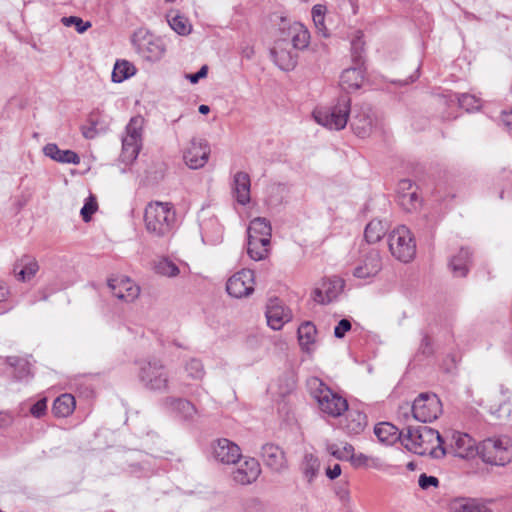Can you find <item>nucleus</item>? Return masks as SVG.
<instances>
[{"mask_svg": "<svg viewBox=\"0 0 512 512\" xmlns=\"http://www.w3.org/2000/svg\"><path fill=\"white\" fill-rule=\"evenodd\" d=\"M407 450L415 454L439 459L448 453L446 438L428 426H407L402 428V443Z\"/></svg>", "mask_w": 512, "mask_h": 512, "instance_id": "nucleus-1", "label": "nucleus"}, {"mask_svg": "<svg viewBox=\"0 0 512 512\" xmlns=\"http://www.w3.org/2000/svg\"><path fill=\"white\" fill-rule=\"evenodd\" d=\"M146 231L153 237L164 238L172 234L176 225V212L170 202L152 201L144 212Z\"/></svg>", "mask_w": 512, "mask_h": 512, "instance_id": "nucleus-2", "label": "nucleus"}, {"mask_svg": "<svg viewBox=\"0 0 512 512\" xmlns=\"http://www.w3.org/2000/svg\"><path fill=\"white\" fill-rule=\"evenodd\" d=\"M308 385L312 397L317 401L323 414L337 418L348 410L347 400L334 392L319 378L310 379Z\"/></svg>", "mask_w": 512, "mask_h": 512, "instance_id": "nucleus-3", "label": "nucleus"}, {"mask_svg": "<svg viewBox=\"0 0 512 512\" xmlns=\"http://www.w3.org/2000/svg\"><path fill=\"white\" fill-rule=\"evenodd\" d=\"M350 112L351 98L348 95H341L336 103L316 108L313 117L318 124L339 131L346 127Z\"/></svg>", "mask_w": 512, "mask_h": 512, "instance_id": "nucleus-4", "label": "nucleus"}, {"mask_svg": "<svg viewBox=\"0 0 512 512\" xmlns=\"http://www.w3.org/2000/svg\"><path fill=\"white\" fill-rule=\"evenodd\" d=\"M477 454L487 464L504 466L512 461L511 440L506 436L487 438L478 445Z\"/></svg>", "mask_w": 512, "mask_h": 512, "instance_id": "nucleus-5", "label": "nucleus"}, {"mask_svg": "<svg viewBox=\"0 0 512 512\" xmlns=\"http://www.w3.org/2000/svg\"><path fill=\"white\" fill-rule=\"evenodd\" d=\"M138 377L148 390L166 392L169 389V374L161 360L141 362Z\"/></svg>", "mask_w": 512, "mask_h": 512, "instance_id": "nucleus-6", "label": "nucleus"}, {"mask_svg": "<svg viewBox=\"0 0 512 512\" xmlns=\"http://www.w3.org/2000/svg\"><path fill=\"white\" fill-rule=\"evenodd\" d=\"M388 245L391 254L403 263H408L415 257V240L405 225H399L392 230L388 237Z\"/></svg>", "mask_w": 512, "mask_h": 512, "instance_id": "nucleus-7", "label": "nucleus"}, {"mask_svg": "<svg viewBox=\"0 0 512 512\" xmlns=\"http://www.w3.org/2000/svg\"><path fill=\"white\" fill-rule=\"evenodd\" d=\"M144 119L141 116L132 117L126 126V135L122 139V160L133 162L142 147V129Z\"/></svg>", "mask_w": 512, "mask_h": 512, "instance_id": "nucleus-8", "label": "nucleus"}, {"mask_svg": "<svg viewBox=\"0 0 512 512\" xmlns=\"http://www.w3.org/2000/svg\"><path fill=\"white\" fill-rule=\"evenodd\" d=\"M413 419L422 423L436 420L442 413V403L436 394L421 393L412 403Z\"/></svg>", "mask_w": 512, "mask_h": 512, "instance_id": "nucleus-9", "label": "nucleus"}, {"mask_svg": "<svg viewBox=\"0 0 512 512\" xmlns=\"http://www.w3.org/2000/svg\"><path fill=\"white\" fill-rule=\"evenodd\" d=\"M279 31V39L287 41L294 50H304L309 46L310 32L301 22H290L285 17H281Z\"/></svg>", "mask_w": 512, "mask_h": 512, "instance_id": "nucleus-10", "label": "nucleus"}, {"mask_svg": "<svg viewBox=\"0 0 512 512\" xmlns=\"http://www.w3.org/2000/svg\"><path fill=\"white\" fill-rule=\"evenodd\" d=\"M132 44L137 53L150 62L160 60L165 52L164 45L159 38L143 31H138L133 35Z\"/></svg>", "mask_w": 512, "mask_h": 512, "instance_id": "nucleus-11", "label": "nucleus"}, {"mask_svg": "<svg viewBox=\"0 0 512 512\" xmlns=\"http://www.w3.org/2000/svg\"><path fill=\"white\" fill-rule=\"evenodd\" d=\"M254 284V272L250 269H242L228 279L226 291L234 298L248 297L254 292Z\"/></svg>", "mask_w": 512, "mask_h": 512, "instance_id": "nucleus-12", "label": "nucleus"}, {"mask_svg": "<svg viewBox=\"0 0 512 512\" xmlns=\"http://www.w3.org/2000/svg\"><path fill=\"white\" fill-rule=\"evenodd\" d=\"M210 146L204 139L193 138L184 150L183 159L191 169L202 168L208 161Z\"/></svg>", "mask_w": 512, "mask_h": 512, "instance_id": "nucleus-13", "label": "nucleus"}, {"mask_svg": "<svg viewBox=\"0 0 512 512\" xmlns=\"http://www.w3.org/2000/svg\"><path fill=\"white\" fill-rule=\"evenodd\" d=\"M298 50H294L285 40L279 38L275 41L273 48L270 50L274 63L283 71L293 70L298 61Z\"/></svg>", "mask_w": 512, "mask_h": 512, "instance_id": "nucleus-14", "label": "nucleus"}, {"mask_svg": "<svg viewBox=\"0 0 512 512\" xmlns=\"http://www.w3.org/2000/svg\"><path fill=\"white\" fill-rule=\"evenodd\" d=\"M163 409L175 415L182 421H193L198 414L195 405L187 399L168 396L162 399Z\"/></svg>", "mask_w": 512, "mask_h": 512, "instance_id": "nucleus-15", "label": "nucleus"}, {"mask_svg": "<svg viewBox=\"0 0 512 512\" xmlns=\"http://www.w3.org/2000/svg\"><path fill=\"white\" fill-rule=\"evenodd\" d=\"M212 455L220 463L235 464L241 458L239 446L227 438H219L212 445Z\"/></svg>", "mask_w": 512, "mask_h": 512, "instance_id": "nucleus-16", "label": "nucleus"}, {"mask_svg": "<svg viewBox=\"0 0 512 512\" xmlns=\"http://www.w3.org/2000/svg\"><path fill=\"white\" fill-rule=\"evenodd\" d=\"M108 287L116 298L127 303L133 302L140 294V287L128 277L111 278Z\"/></svg>", "mask_w": 512, "mask_h": 512, "instance_id": "nucleus-17", "label": "nucleus"}, {"mask_svg": "<svg viewBox=\"0 0 512 512\" xmlns=\"http://www.w3.org/2000/svg\"><path fill=\"white\" fill-rule=\"evenodd\" d=\"M476 441L466 433L454 431L450 437V452L460 458H470L477 454Z\"/></svg>", "mask_w": 512, "mask_h": 512, "instance_id": "nucleus-18", "label": "nucleus"}, {"mask_svg": "<svg viewBox=\"0 0 512 512\" xmlns=\"http://www.w3.org/2000/svg\"><path fill=\"white\" fill-rule=\"evenodd\" d=\"M382 268L379 251L370 249L354 268L353 275L360 279L376 276Z\"/></svg>", "mask_w": 512, "mask_h": 512, "instance_id": "nucleus-19", "label": "nucleus"}, {"mask_svg": "<svg viewBox=\"0 0 512 512\" xmlns=\"http://www.w3.org/2000/svg\"><path fill=\"white\" fill-rule=\"evenodd\" d=\"M291 311L278 298L270 299L266 307L267 324L273 330H280L291 320Z\"/></svg>", "mask_w": 512, "mask_h": 512, "instance_id": "nucleus-20", "label": "nucleus"}, {"mask_svg": "<svg viewBox=\"0 0 512 512\" xmlns=\"http://www.w3.org/2000/svg\"><path fill=\"white\" fill-rule=\"evenodd\" d=\"M247 232L252 247L259 243L270 245L272 227L268 219L264 217L254 218L251 220Z\"/></svg>", "mask_w": 512, "mask_h": 512, "instance_id": "nucleus-21", "label": "nucleus"}, {"mask_svg": "<svg viewBox=\"0 0 512 512\" xmlns=\"http://www.w3.org/2000/svg\"><path fill=\"white\" fill-rule=\"evenodd\" d=\"M261 458L265 466L274 472H282L287 467V460L283 450L274 444L267 443L262 446Z\"/></svg>", "mask_w": 512, "mask_h": 512, "instance_id": "nucleus-22", "label": "nucleus"}, {"mask_svg": "<svg viewBox=\"0 0 512 512\" xmlns=\"http://www.w3.org/2000/svg\"><path fill=\"white\" fill-rule=\"evenodd\" d=\"M373 115L370 107L355 108L351 117V127L354 133L364 138L368 136L373 128Z\"/></svg>", "mask_w": 512, "mask_h": 512, "instance_id": "nucleus-23", "label": "nucleus"}, {"mask_svg": "<svg viewBox=\"0 0 512 512\" xmlns=\"http://www.w3.org/2000/svg\"><path fill=\"white\" fill-rule=\"evenodd\" d=\"M260 473L261 467L258 460L248 458L232 472V478L238 484L248 485L256 481Z\"/></svg>", "mask_w": 512, "mask_h": 512, "instance_id": "nucleus-24", "label": "nucleus"}, {"mask_svg": "<svg viewBox=\"0 0 512 512\" xmlns=\"http://www.w3.org/2000/svg\"><path fill=\"white\" fill-rule=\"evenodd\" d=\"M250 176L246 172L239 171L233 177L232 193L237 203L247 205L250 202Z\"/></svg>", "mask_w": 512, "mask_h": 512, "instance_id": "nucleus-25", "label": "nucleus"}, {"mask_svg": "<svg viewBox=\"0 0 512 512\" xmlns=\"http://www.w3.org/2000/svg\"><path fill=\"white\" fill-rule=\"evenodd\" d=\"M43 153L50 159L63 163V164H74L80 163L79 155L72 150H61L55 143H48L43 147Z\"/></svg>", "mask_w": 512, "mask_h": 512, "instance_id": "nucleus-26", "label": "nucleus"}, {"mask_svg": "<svg viewBox=\"0 0 512 512\" xmlns=\"http://www.w3.org/2000/svg\"><path fill=\"white\" fill-rule=\"evenodd\" d=\"M363 80L364 71L362 66L355 65L342 72L340 76V86L346 91L357 90L361 87Z\"/></svg>", "mask_w": 512, "mask_h": 512, "instance_id": "nucleus-27", "label": "nucleus"}, {"mask_svg": "<svg viewBox=\"0 0 512 512\" xmlns=\"http://www.w3.org/2000/svg\"><path fill=\"white\" fill-rule=\"evenodd\" d=\"M39 270L36 259L29 255L22 256L14 265V273L18 280L23 282L30 280Z\"/></svg>", "mask_w": 512, "mask_h": 512, "instance_id": "nucleus-28", "label": "nucleus"}, {"mask_svg": "<svg viewBox=\"0 0 512 512\" xmlns=\"http://www.w3.org/2000/svg\"><path fill=\"white\" fill-rule=\"evenodd\" d=\"M374 434L380 442L386 445H391L398 440L402 443V429L399 430L398 427L389 422L378 423L374 427Z\"/></svg>", "mask_w": 512, "mask_h": 512, "instance_id": "nucleus-29", "label": "nucleus"}, {"mask_svg": "<svg viewBox=\"0 0 512 512\" xmlns=\"http://www.w3.org/2000/svg\"><path fill=\"white\" fill-rule=\"evenodd\" d=\"M367 425V416L358 410H351L345 418L343 428L348 434L358 435L364 431Z\"/></svg>", "mask_w": 512, "mask_h": 512, "instance_id": "nucleus-30", "label": "nucleus"}, {"mask_svg": "<svg viewBox=\"0 0 512 512\" xmlns=\"http://www.w3.org/2000/svg\"><path fill=\"white\" fill-rule=\"evenodd\" d=\"M471 253L466 248H461L457 255L450 260L449 267L456 277H465L469 271Z\"/></svg>", "mask_w": 512, "mask_h": 512, "instance_id": "nucleus-31", "label": "nucleus"}, {"mask_svg": "<svg viewBox=\"0 0 512 512\" xmlns=\"http://www.w3.org/2000/svg\"><path fill=\"white\" fill-rule=\"evenodd\" d=\"M76 401L73 395L65 393L57 397L52 406V413L56 417H68L75 409Z\"/></svg>", "mask_w": 512, "mask_h": 512, "instance_id": "nucleus-32", "label": "nucleus"}, {"mask_svg": "<svg viewBox=\"0 0 512 512\" xmlns=\"http://www.w3.org/2000/svg\"><path fill=\"white\" fill-rule=\"evenodd\" d=\"M298 341L303 350L309 352L314 345L317 329L311 321H305L298 327Z\"/></svg>", "mask_w": 512, "mask_h": 512, "instance_id": "nucleus-33", "label": "nucleus"}, {"mask_svg": "<svg viewBox=\"0 0 512 512\" xmlns=\"http://www.w3.org/2000/svg\"><path fill=\"white\" fill-rule=\"evenodd\" d=\"M387 232V225L381 220L370 221L365 228L364 237L368 243H376L382 239Z\"/></svg>", "mask_w": 512, "mask_h": 512, "instance_id": "nucleus-34", "label": "nucleus"}, {"mask_svg": "<svg viewBox=\"0 0 512 512\" xmlns=\"http://www.w3.org/2000/svg\"><path fill=\"white\" fill-rule=\"evenodd\" d=\"M320 462L318 457L311 453H306L301 463V471L309 483H311L318 475Z\"/></svg>", "mask_w": 512, "mask_h": 512, "instance_id": "nucleus-35", "label": "nucleus"}, {"mask_svg": "<svg viewBox=\"0 0 512 512\" xmlns=\"http://www.w3.org/2000/svg\"><path fill=\"white\" fill-rule=\"evenodd\" d=\"M452 512H492L475 499H459L452 504Z\"/></svg>", "mask_w": 512, "mask_h": 512, "instance_id": "nucleus-36", "label": "nucleus"}, {"mask_svg": "<svg viewBox=\"0 0 512 512\" xmlns=\"http://www.w3.org/2000/svg\"><path fill=\"white\" fill-rule=\"evenodd\" d=\"M136 73L135 66L127 60H119L112 71V81L121 83Z\"/></svg>", "mask_w": 512, "mask_h": 512, "instance_id": "nucleus-37", "label": "nucleus"}, {"mask_svg": "<svg viewBox=\"0 0 512 512\" xmlns=\"http://www.w3.org/2000/svg\"><path fill=\"white\" fill-rule=\"evenodd\" d=\"M327 12V7L322 4H316L312 7V20L314 22L317 33L324 38L329 36L328 29L325 25V15Z\"/></svg>", "mask_w": 512, "mask_h": 512, "instance_id": "nucleus-38", "label": "nucleus"}, {"mask_svg": "<svg viewBox=\"0 0 512 512\" xmlns=\"http://www.w3.org/2000/svg\"><path fill=\"white\" fill-rule=\"evenodd\" d=\"M321 286L325 291V296L330 303L340 294L343 289L344 282L340 278L334 277L323 280Z\"/></svg>", "mask_w": 512, "mask_h": 512, "instance_id": "nucleus-39", "label": "nucleus"}, {"mask_svg": "<svg viewBox=\"0 0 512 512\" xmlns=\"http://www.w3.org/2000/svg\"><path fill=\"white\" fill-rule=\"evenodd\" d=\"M169 26L179 35H188L191 32L192 26L188 19L182 15H174L168 18Z\"/></svg>", "mask_w": 512, "mask_h": 512, "instance_id": "nucleus-40", "label": "nucleus"}, {"mask_svg": "<svg viewBox=\"0 0 512 512\" xmlns=\"http://www.w3.org/2000/svg\"><path fill=\"white\" fill-rule=\"evenodd\" d=\"M398 203L404 210L410 212L418 207L420 200L416 190H413L398 195Z\"/></svg>", "mask_w": 512, "mask_h": 512, "instance_id": "nucleus-41", "label": "nucleus"}, {"mask_svg": "<svg viewBox=\"0 0 512 512\" xmlns=\"http://www.w3.org/2000/svg\"><path fill=\"white\" fill-rule=\"evenodd\" d=\"M327 451L336 459L350 461L354 447L349 443H345L343 447H339L336 444H329L327 445Z\"/></svg>", "mask_w": 512, "mask_h": 512, "instance_id": "nucleus-42", "label": "nucleus"}, {"mask_svg": "<svg viewBox=\"0 0 512 512\" xmlns=\"http://www.w3.org/2000/svg\"><path fill=\"white\" fill-rule=\"evenodd\" d=\"M155 271L157 274L167 277H175L179 274L178 266L169 259H161L155 265Z\"/></svg>", "mask_w": 512, "mask_h": 512, "instance_id": "nucleus-43", "label": "nucleus"}, {"mask_svg": "<svg viewBox=\"0 0 512 512\" xmlns=\"http://www.w3.org/2000/svg\"><path fill=\"white\" fill-rule=\"evenodd\" d=\"M187 375L193 380H202L205 375L203 364L198 359H191L185 366Z\"/></svg>", "mask_w": 512, "mask_h": 512, "instance_id": "nucleus-44", "label": "nucleus"}, {"mask_svg": "<svg viewBox=\"0 0 512 512\" xmlns=\"http://www.w3.org/2000/svg\"><path fill=\"white\" fill-rule=\"evenodd\" d=\"M61 23L66 27L73 26L80 34L86 32L91 27V23L89 21H83L82 18L77 16L62 17Z\"/></svg>", "mask_w": 512, "mask_h": 512, "instance_id": "nucleus-45", "label": "nucleus"}, {"mask_svg": "<svg viewBox=\"0 0 512 512\" xmlns=\"http://www.w3.org/2000/svg\"><path fill=\"white\" fill-rule=\"evenodd\" d=\"M247 253L251 259L255 261H260L265 259L269 253V245H262V243L255 244L253 247L250 245V240H248Z\"/></svg>", "mask_w": 512, "mask_h": 512, "instance_id": "nucleus-46", "label": "nucleus"}, {"mask_svg": "<svg viewBox=\"0 0 512 512\" xmlns=\"http://www.w3.org/2000/svg\"><path fill=\"white\" fill-rule=\"evenodd\" d=\"M458 103L460 107L466 111H473L480 108V99L471 94H461L458 97Z\"/></svg>", "mask_w": 512, "mask_h": 512, "instance_id": "nucleus-47", "label": "nucleus"}, {"mask_svg": "<svg viewBox=\"0 0 512 512\" xmlns=\"http://www.w3.org/2000/svg\"><path fill=\"white\" fill-rule=\"evenodd\" d=\"M364 51V42L360 37L354 39L351 43V55L355 65L362 66V53Z\"/></svg>", "mask_w": 512, "mask_h": 512, "instance_id": "nucleus-48", "label": "nucleus"}, {"mask_svg": "<svg viewBox=\"0 0 512 512\" xmlns=\"http://www.w3.org/2000/svg\"><path fill=\"white\" fill-rule=\"evenodd\" d=\"M96 210H97V203L95 202L93 197H90L89 200L84 204V206L82 207V209L80 211L82 219L85 222L90 221L92 215L96 212Z\"/></svg>", "mask_w": 512, "mask_h": 512, "instance_id": "nucleus-49", "label": "nucleus"}, {"mask_svg": "<svg viewBox=\"0 0 512 512\" xmlns=\"http://www.w3.org/2000/svg\"><path fill=\"white\" fill-rule=\"evenodd\" d=\"M47 411V399L41 398L34 403L30 408V413L35 418H41L46 414Z\"/></svg>", "mask_w": 512, "mask_h": 512, "instance_id": "nucleus-50", "label": "nucleus"}, {"mask_svg": "<svg viewBox=\"0 0 512 512\" xmlns=\"http://www.w3.org/2000/svg\"><path fill=\"white\" fill-rule=\"evenodd\" d=\"M351 327V322L348 319H341L334 328V336L339 339L343 338Z\"/></svg>", "mask_w": 512, "mask_h": 512, "instance_id": "nucleus-51", "label": "nucleus"}, {"mask_svg": "<svg viewBox=\"0 0 512 512\" xmlns=\"http://www.w3.org/2000/svg\"><path fill=\"white\" fill-rule=\"evenodd\" d=\"M418 484L422 489L426 490L432 486L437 487L439 484V480L434 476H428L425 473H423L419 476Z\"/></svg>", "mask_w": 512, "mask_h": 512, "instance_id": "nucleus-52", "label": "nucleus"}, {"mask_svg": "<svg viewBox=\"0 0 512 512\" xmlns=\"http://www.w3.org/2000/svg\"><path fill=\"white\" fill-rule=\"evenodd\" d=\"M7 362L10 366L20 367V375L18 378H23L28 373V363L18 357H8Z\"/></svg>", "mask_w": 512, "mask_h": 512, "instance_id": "nucleus-53", "label": "nucleus"}, {"mask_svg": "<svg viewBox=\"0 0 512 512\" xmlns=\"http://www.w3.org/2000/svg\"><path fill=\"white\" fill-rule=\"evenodd\" d=\"M410 413L413 414L412 404L406 402L399 406L398 409V418L404 420L405 422H409ZM413 418V415H411Z\"/></svg>", "mask_w": 512, "mask_h": 512, "instance_id": "nucleus-54", "label": "nucleus"}, {"mask_svg": "<svg viewBox=\"0 0 512 512\" xmlns=\"http://www.w3.org/2000/svg\"><path fill=\"white\" fill-rule=\"evenodd\" d=\"M368 459H369L368 456H366L363 453L355 454L353 452L352 457L350 458V462L352 463L353 466L359 468V467L366 466L368 463Z\"/></svg>", "mask_w": 512, "mask_h": 512, "instance_id": "nucleus-55", "label": "nucleus"}, {"mask_svg": "<svg viewBox=\"0 0 512 512\" xmlns=\"http://www.w3.org/2000/svg\"><path fill=\"white\" fill-rule=\"evenodd\" d=\"M312 299L318 304H327L329 303L327 297L325 296V291L322 286L316 287L312 292Z\"/></svg>", "mask_w": 512, "mask_h": 512, "instance_id": "nucleus-56", "label": "nucleus"}, {"mask_svg": "<svg viewBox=\"0 0 512 512\" xmlns=\"http://www.w3.org/2000/svg\"><path fill=\"white\" fill-rule=\"evenodd\" d=\"M208 73V66L203 65L197 73L188 74L186 77L193 84L197 83L200 79L205 78Z\"/></svg>", "mask_w": 512, "mask_h": 512, "instance_id": "nucleus-57", "label": "nucleus"}, {"mask_svg": "<svg viewBox=\"0 0 512 512\" xmlns=\"http://www.w3.org/2000/svg\"><path fill=\"white\" fill-rule=\"evenodd\" d=\"M413 191V183L409 179H403L398 184V195Z\"/></svg>", "mask_w": 512, "mask_h": 512, "instance_id": "nucleus-58", "label": "nucleus"}, {"mask_svg": "<svg viewBox=\"0 0 512 512\" xmlns=\"http://www.w3.org/2000/svg\"><path fill=\"white\" fill-rule=\"evenodd\" d=\"M501 120L509 132L512 133V109L510 111H503L501 114Z\"/></svg>", "mask_w": 512, "mask_h": 512, "instance_id": "nucleus-59", "label": "nucleus"}, {"mask_svg": "<svg viewBox=\"0 0 512 512\" xmlns=\"http://www.w3.org/2000/svg\"><path fill=\"white\" fill-rule=\"evenodd\" d=\"M341 474V467L339 464H335L332 468L326 470V475L330 479H335Z\"/></svg>", "mask_w": 512, "mask_h": 512, "instance_id": "nucleus-60", "label": "nucleus"}, {"mask_svg": "<svg viewBox=\"0 0 512 512\" xmlns=\"http://www.w3.org/2000/svg\"><path fill=\"white\" fill-rule=\"evenodd\" d=\"M336 494L342 503H346L349 500V492L345 487H339L336 490Z\"/></svg>", "mask_w": 512, "mask_h": 512, "instance_id": "nucleus-61", "label": "nucleus"}, {"mask_svg": "<svg viewBox=\"0 0 512 512\" xmlns=\"http://www.w3.org/2000/svg\"><path fill=\"white\" fill-rule=\"evenodd\" d=\"M9 295V288L7 284L0 280V302L6 301Z\"/></svg>", "mask_w": 512, "mask_h": 512, "instance_id": "nucleus-62", "label": "nucleus"}, {"mask_svg": "<svg viewBox=\"0 0 512 512\" xmlns=\"http://www.w3.org/2000/svg\"><path fill=\"white\" fill-rule=\"evenodd\" d=\"M9 422V417L7 414L0 412V428L7 425Z\"/></svg>", "mask_w": 512, "mask_h": 512, "instance_id": "nucleus-63", "label": "nucleus"}, {"mask_svg": "<svg viewBox=\"0 0 512 512\" xmlns=\"http://www.w3.org/2000/svg\"><path fill=\"white\" fill-rule=\"evenodd\" d=\"M198 110L201 114H208L210 111V108H209V106L202 104L199 106Z\"/></svg>", "mask_w": 512, "mask_h": 512, "instance_id": "nucleus-64", "label": "nucleus"}]
</instances>
